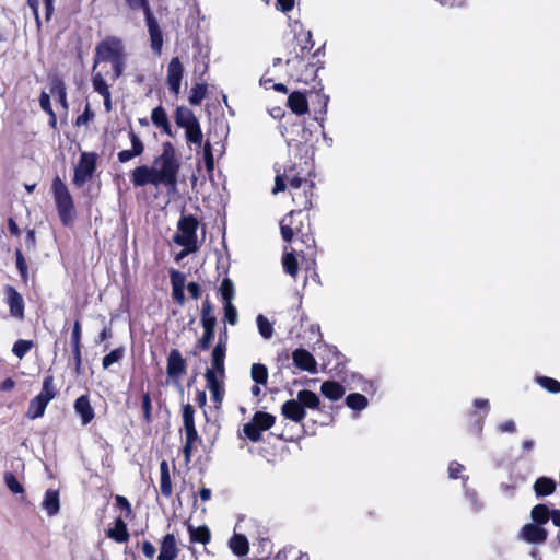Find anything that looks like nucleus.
<instances>
[{
  "mask_svg": "<svg viewBox=\"0 0 560 560\" xmlns=\"http://www.w3.org/2000/svg\"><path fill=\"white\" fill-rule=\"evenodd\" d=\"M194 415H195V410L191 405L187 404L183 407L184 427L195 425Z\"/></svg>",
  "mask_w": 560,
  "mask_h": 560,
  "instance_id": "obj_55",
  "label": "nucleus"
},
{
  "mask_svg": "<svg viewBox=\"0 0 560 560\" xmlns=\"http://www.w3.org/2000/svg\"><path fill=\"white\" fill-rule=\"evenodd\" d=\"M184 74V68L178 57L171 59L167 66V86L172 94L177 96L180 92V82Z\"/></svg>",
  "mask_w": 560,
  "mask_h": 560,
  "instance_id": "obj_7",
  "label": "nucleus"
},
{
  "mask_svg": "<svg viewBox=\"0 0 560 560\" xmlns=\"http://www.w3.org/2000/svg\"><path fill=\"white\" fill-rule=\"evenodd\" d=\"M230 548L236 556L248 553V541L244 535L235 534L230 540Z\"/></svg>",
  "mask_w": 560,
  "mask_h": 560,
  "instance_id": "obj_33",
  "label": "nucleus"
},
{
  "mask_svg": "<svg viewBox=\"0 0 560 560\" xmlns=\"http://www.w3.org/2000/svg\"><path fill=\"white\" fill-rule=\"evenodd\" d=\"M16 268L19 269L21 277L24 281L27 280V265L25 258L20 249H16Z\"/></svg>",
  "mask_w": 560,
  "mask_h": 560,
  "instance_id": "obj_54",
  "label": "nucleus"
},
{
  "mask_svg": "<svg viewBox=\"0 0 560 560\" xmlns=\"http://www.w3.org/2000/svg\"><path fill=\"white\" fill-rule=\"evenodd\" d=\"M80 339H81V325H80V322L77 320L73 325V329H72V334H71L72 348L80 347Z\"/></svg>",
  "mask_w": 560,
  "mask_h": 560,
  "instance_id": "obj_57",
  "label": "nucleus"
},
{
  "mask_svg": "<svg viewBox=\"0 0 560 560\" xmlns=\"http://www.w3.org/2000/svg\"><path fill=\"white\" fill-rule=\"evenodd\" d=\"M156 172L153 166L149 167L147 165L138 166L132 172V183L135 186L143 187L148 184H152L154 186H159L156 179Z\"/></svg>",
  "mask_w": 560,
  "mask_h": 560,
  "instance_id": "obj_10",
  "label": "nucleus"
},
{
  "mask_svg": "<svg viewBox=\"0 0 560 560\" xmlns=\"http://www.w3.org/2000/svg\"><path fill=\"white\" fill-rule=\"evenodd\" d=\"M160 491L165 498H170L173 492L170 468L166 460L160 464Z\"/></svg>",
  "mask_w": 560,
  "mask_h": 560,
  "instance_id": "obj_21",
  "label": "nucleus"
},
{
  "mask_svg": "<svg viewBox=\"0 0 560 560\" xmlns=\"http://www.w3.org/2000/svg\"><path fill=\"white\" fill-rule=\"evenodd\" d=\"M167 375L170 377H176L186 372V364L177 349H173L167 358Z\"/></svg>",
  "mask_w": 560,
  "mask_h": 560,
  "instance_id": "obj_15",
  "label": "nucleus"
},
{
  "mask_svg": "<svg viewBox=\"0 0 560 560\" xmlns=\"http://www.w3.org/2000/svg\"><path fill=\"white\" fill-rule=\"evenodd\" d=\"M220 292L224 303L232 302L235 295L233 281L230 278H224L220 285Z\"/></svg>",
  "mask_w": 560,
  "mask_h": 560,
  "instance_id": "obj_42",
  "label": "nucleus"
},
{
  "mask_svg": "<svg viewBox=\"0 0 560 560\" xmlns=\"http://www.w3.org/2000/svg\"><path fill=\"white\" fill-rule=\"evenodd\" d=\"M298 401L303 408L316 409L320 404L319 397L312 390L303 389L298 393Z\"/></svg>",
  "mask_w": 560,
  "mask_h": 560,
  "instance_id": "obj_28",
  "label": "nucleus"
},
{
  "mask_svg": "<svg viewBox=\"0 0 560 560\" xmlns=\"http://www.w3.org/2000/svg\"><path fill=\"white\" fill-rule=\"evenodd\" d=\"M226 352V342L222 340V335L219 336L218 343L214 346L211 354V362L213 371L221 375L224 374V359Z\"/></svg>",
  "mask_w": 560,
  "mask_h": 560,
  "instance_id": "obj_16",
  "label": "nucleus"
},
{
  "mask_svg": "<svg viewBox=\"0 0 560 560\" xmlns=\"http://www.w3.org/2000/svg\"><path fill=\"white\" fill-rule=\"evenodd\" d=\"M275 417L268 412L257 411L253 420L261 431L270 429L275 424Z\"/></svg>",
  "mask_w": 560,
  "mask_h": 560,
  "instance_id": "obj_37",
  "label": "nucleus"
},
{
  "mask_svg": "<svg viewBox=\"0 0 560 560\" xmlns=\"http://www.w3.org/2000/svg\"><path fill=\"white\" fill-rule=\"evenodd\" d=\"M47 405V399L35 396L30 402L28 410L26 413L27 417L30 419L40 418L44 415Z\"/></svg>",
  "mask_w": 560,
  "mask_h": 560,
  "instance_id": "obj_29",
  "label": "nucleus"
},
{
  "mask_svg": "<svg viewBox=\"0 0 560 560\" xmlns=\"http://www.w3.org/2000/svg\"><path fill=\"white\" fill-rule=\"evenodd\" d=\"M177 557L176 539L173 534H167L161 544L158 560H174Z\"/></svg>",
  "mask_w": 560,
  "mask_h": 560,
  "instance_id": "obj_20",
  "label": "nucleus"
},
{
  "mask_svg": "<svg viewBox=\"0 0 560 560\" xmlns=\"http://www.w3.org/2000/svg\"><path fill=\"white\" fill-rule=\"evenodd\" d=\"M151 119L156 127L161 128L168 136H172L171 125L166 112L162 106H158L152 110Z\"/></svg>",
  "mask_w": 560,
  "mask_h": 560,
  "instance_id": "obj_24",
  "label": "nucleus"
},
{
  "mask_svg": "<svg viewBox=\"0 0 560 560\" xmlns=\"http://www.w3.org/2000/svg\"><path fill=\"white\" fill-rule=\"evenodd\" d=\"M197 121H198L197 117L195 116L192 110H190L188 107H185V106L177 107V109L175 112V122L177 124V126H179L182 128H186Z\"/></svg>",
  "mask_w": 560,
  "mask_h": 560,
  "instance_id": "obj_25",
  "label": "nucleus"
},
{
  "mask_svg": "<svg viewBox=\"0 0 560 560\" xmlns=\"http://www.w3.org/2000/svg\"><path fill=\"white\" fill-rule=\"evenodd\" d=\"M57 390L54 386V376L47 375L44 378L43 382V388L42 392L37 395L38 397H42L44 399H47V402L52 400L56 397Z\"/></svg>",
  "mask_w": 560,
  "mask_h": 560,
  "instance_id": "obj_39",
  "label": "nucleus"
},
{
  "mask_svg": "<svg viewBox=\"0 0 560 560\" xmlns=\"http://www.w3.org/2000/svg\"><path fill=\"white\" fill-rule=\"evenodd\" d=\"M153 168L156 172L155 177L159 185H164L171 190L176 189L180 162L172 143L165 142L163 144V152L154 160Z\"/></svg>",
  "mask_w": 560,
  "mask_h": 560,
  "instance_id": "obj_1",
  "label": "nucleus"
},
{
  "mask_svg": "<svg viewBox=\"0 0 560 560\" xmlns=\"http://www.w3.org/2000/svg\"><path fill=\"white\" fill-rule=\"evenodd\" d=\"M281 413L293 422H301L306 417V411L298 399L287 400L281 406Z\"/></svg>",
  "mask_w": 560,
  "mask_h": 560,
  "instance_id": "obj_11",
  "label": "nucleus"
},
{
  "mask_svg": "<svg viewBox=\"0 0 560 560\" xmlns=\"http://www.w3.org/2000/svg\"><path fill=\"white\" fill-rule=\"evenodd\" d=\"M320 392L326 398L330 400H338L343 396L345 388L335 381H326L322 384Z\"/></svg>",
  "mask_w": 560,
  "mask_h": 560,
  "instance_id": "obj_22",
  "label": "nucleus"
},
{
  "mask_svg": "<svg viewBox=\"0 0 560 560\" xmlns=\"http://www.w3.org/2000/svg\"><path fill=\"white\" fill-rule=\"evenodd\" d=\"M92 85L95 92L100 95H105L110 93L109 88L101 73H94L92 75Z\"/></svg>",
  "mask_w": 560,
  "mask_h": 560,
  "instance_id": "obj_48",
  "label": "nucleus"
},
{
  "mask_svg": "<svg viewBox=\"0 0 560 560\" xmlns=\"http://www.w3.org/2000/svg\"><path fill=\"white\" fill-rule=\"evenodd\" d=\"M34 343L32 340L19 339L15 341L12 348V352L19 359H23L25 354L33 348Z\"/></svg>",
  "mask_w": 560,
  "mask_h": 560,
  "instance_id": "obj_44",
  "label": "nucleus"
},
{
  "mask_svg": "<svg viewBox=\"0 0 560 560\" xmlns=\"http://www.w3.org/2000/svg\"><path fill=\"white\" fill-rule=\"evenodd\" d=\"M464 470V466L458 462H452L448 466V476L450 478L456 479L458 478V474Z\"/></svg>",
  "mask_w": 560,
  "mask_h": 560,
  "instance_id": "obj_62",
  "label": "nucleus"
},
{
  "mask_svg": "<svg viewBox=\"0 0 560 560\" xmlns=\"http://www.w3.org/2000/svg\"><path fill=\"white\" fill-rule=\"evenodd\" d=\"M207 89L206 83H196L190 90L189 103L194 106L199 105L206 97Z\"/></svg>",
  "mask_w": 560,
  "mask_h": 560,
  "instance_id": "obj_38",
  "label": "nucleus"
},
{
  "mask_svg": "<svg viewBox=\"0 0 560 560\" xmlns=\"http://www.w3.org/2000/svg\"><path fill=\"white\" fill-rule=\"evenodd\" d=\"M185 129V138L188 144H194L200 148L202 145L203 135L199 120Z\"/></svg>",
  "mask_w": 560,
  "mask_h": 560,
  "instance_id": "obj_26",
  "label": "nucleus"
},
{
  "mask_svg": "<svg viewBox=\"0 0 560 560\" xmlns=\"http://www.w3.org/2000/svg\"><path fill=\"white\" fill-rule=\"evenodd\" d=\"M287 105L294 114L299 116L308 112L306 95L300 91H294L289 95Z\"/></svg>",
  "mask_w": 560,
  "mask_h": 560,
  "instance_id": "obj_17",
  "label": "nucleus"
},
{
  "mask_svg": "<svg viewBox=\"0 0 560 560\" xmlns=\"http://www.w3.org/2000/svg\"><path fill=\"white\" fill-rule=\"evenodd\" d=\"M293 211L290 212L287 217H284L280 222L281 236L285 242H291L293 238V230L289 224L285 223L288 217H291Z\"/></svg>",
  "mask_w": 560,
  "mask_h": 560,
  "instance_id": "obj_53",
  "label": "nucleus"
},
{
  "mask_svg": "<svg viewBox=\"0 0 560 560\" xmlns=\"http://www.w3.org/2000/svg\"><path fill=\"white\" fill-rule=\"evenodd\" d=\"M145 15V22L148 26V32L150 35V42H151V49L155 55H161L162 47H163V34L159 26L158 21L151 13V10L149 8V4H145L142 7Z\"/></svg>",
  "mask_w": 560,
  "mask_h": 560,
  "instance_id": "obj_6",
  "label": "nucleus"
},
{
  "mask_svg": "<svg viewBox=\"0 0 560 560\" xmlns=\"http://www.w3.org/2000/svg\"><path fill=\"white\" fill-rule=\"evenodd\" d=\"M188 532H189L190 540L192 542H201V544L206 545L210 541L211 534L207 526L194 527V526L189 525Z\"/></svg>",
  "mask_w": 560,
  "mask_h": 560,
  "instance_id": "obj_30",
  "label": "nucleus"
},
{
  "mask_svg": "<svg viewBox=\"0 0 560 560\" xmlns=\"http://www.w3.org/2000/svg\"><path fill=\"white\" fill-rule=\"evenodd\" d=\"M108 536L117 542H126L128 540L129 534L127 530V525L121 518L116 520L115 527L109 529Z\"/></svg>",
  "mask_w": 560,
  "mask_h": 560,
  "instance_id": "obj_31",
  "label": "nucleus"
},
{
  "mask_svg": "<svg viewBox=\"0 0 560 560\" xmlns=\"http://www.w3.org/2000/svg\"><path fill=\"white\" fill-rule=\"evenodd\" d=\"M97 155L92 152H83L80 155L79 163L74 167L73 184L82 187L90 180L96 170Z\"/></svg>",
  "mask_w": 560,
  "mask_h": 560,
  "instance_id": "obj_4",
  "label": "nucleus"
},
{
  "mask_svg": "<svg viewBox=\"0 0 560 560\" xmlns=\"http://www.w3.org/2000/svg\"><path fill=\"white\" fill-rule=\"evenodd\" d=\"M51 189L61 222L65 225H70L74 220L75 210L68 187L59 177H56L52 180Z\"/></svg>",
  "mask_w": 560,
  "mask_h": 560,
  "instance_id": "obj_2",
  "label": "nucleus"
},
{
  "mask_svg": "<svg viewBox=\"0 0 560 560\" xmlns=\"http://www.w3.org/2000/svg\"><path fill=\"white\" fill-rule=\"evenodd\" d=\"M113 65V77L112 79L115 81L117 80L124 72L125 69V62L124 58H120L116 61L110 62Z\"/></svg>",
  "mask_w": 560,
  "mask_h": 560,
  "instance_id": "obj_58",
  "label": "nucleus"
},
{
  "mask_svg": "<svg viewBox=\"0 0 560 560\" xmlns=\"http://www.w3.org/2000/svg\"><path fill=\"white\" fill-rule=\"evenodd\" d=\"M200 322L201 323H209V322L217 323V317L214 315V308L208 298L202 303Z\"/></svg>",
  "mask_w": 560,
  "mask_h": 560,
  "instance_id": "obj_45",
  "label": "nucleus"
},
{
  "mask_svg": "<svg viewBox=\"0 0 560 560\" xmlns=\"http://www.w3.org/2000/svg\"><path fill=\"white\" fill-rule=\"evenodd\" d=\"M42 506L48 516L52 517L57 515L60 511L59 492L54 489L46 490Z\"/></svg>",
  "mask_w": 560,
  "mask_h": 560,
  "instance_id": "obj_19",
  "label": "nucleus"
},
{
  "mask_svg": "<svg viewBox=\"0 0 560 560\" xmlns=\"http://www.w3.org/2000/svg\"><path fill=\"white\" fill-rule=\"evenodd\" d=\"M142 410H143V418L145 422L151 421V398L149 393L144 394L142 397Z\"/></svg>",
  "mask_w": 560,
  "mask_h": 560,
  "instance_id": "obj_56",
  "label": "nucleus"
},
{
  "mask_svg": "<svg viewBox=\"0 0 560 560\" xmlns=\"http://www.w3.org/2000/svg\"><path fill=\"white\" fill-rule=\"evenodd\" d=\"M25 246L28 250H34L36 247L35 231L28 230L25 237Z\"/></svg>",
  "mask_w": 560,
  "mask_h": 560,
  "instance_id": "obj_63",
  "label": "nucleus"
},
{
  "mask_svg": "<svg viewBox=\"0 0 560 560\" xmlns=\"http://www.w3.org/2000/svg\"><path fill=\"white\" fill-rule=\"evenodd\" d=\"M186 443H195L198 439V433L195 425L184 427Z\"/></svg>",
  "mask_w": 560,
  "mask_h": 560,
  "instance_id": "obj_61",
  "label": "nucleus"
},
{
  "mask_svg": "<svg viewBox=\"0 0 560 560\" xmlns=\"http://www.w3.org/2000/svg\"><path fill=\"white\" fill-rule=\"evenodd\" d=\"M202 153L207 172L212 173L214 170V159L212 153V144L209 140L205 142Z\"/></svg>",
  "mask_w": 560,
  "mask_h": 560,
  "instance_id": "obj_49",
  "label": "nucleus"
},
{
  "mask_svg": "<svg viewBox=\"0 0 560 560\" xmlns=\"http://www.w3.org/2000/svg\"><path fill=\"white\" fill-rule=\"evenodd\" d=\"M125 353V349L122 347L116 348L112 350L108 354L103 358L102 365L104 369H108L114 363L118 362Z\"/></svg>",
  "mask_w": 560,
  "mask_h": 560,
  "instance_id": "obj_46",
  "label": "nucleus"
},
{
  "mask_svg": "<svg viewBox=\"0 0 560 560\" xmlns=\"http://www.w3.org/2000/svg\"><path fill=\"white\" fill-rule=\"evenodd\" d=\"M499 430L502 433H513L516 431V424L513 420H509L499 424Z\"/></svg>",
  "mask_w": 560,
  "mask_h": 560,
  "instance_id": "obj_64",
  "label": "nucleus"
},
{
  "mask_svg": "<svg viewBox=\"0 0 560 560\" xmlns=\"http://www.w3.org/2000/svg\"><path fill=\"white\" fill-rule=\"evenodd\" d=\"M243 432L253 442H258L261 439V430L254 421L244 424Z\"/></svg>",
  "mask_w": 560,
  "mask_h": 560,
  "instance_id": "obj_47",
  "label": "nucleus"
},
{
  "mask_svg": "<svg viewBox=\"0 0 560 560\" xmlns=\"http://www.w3.org/2000/svg\"><path fill=\"white\" fill-rule=\"evenodd\" d=\"M346 404L349 408L360 411L366 408L369 401L364 395L354 393L347 396Z\"/></svg>",
  "mask_w": 560,
  "mask_h": 560,
  "instance_id": "obj_36",
  "label": "nucleus"
},
{
  "mask_svg": "<svg viewBox=\"0 0 560 560\" xmlns=\"http://www.w3.org/2000/svg\"><path fill=\"white\" fill-rule=\"evenodd\" d=\"M129 138L131 141V150H122L118 153L117 158L120 163H126L131 159L141 155L144 151L143 142L133 130L129 131Z\"/></svg>",
  "mask_w": 560,
  "mask_h": 560,
  "instance_id": "obj_13",
  "label": "nucleus"
},
{
  "mask_svg": "<svg viewBox=\"0 0 560 560\" xmlns=\"http://www.w3.org/2000/svg\"><path fill=\"white\" fill-rule=\"evenodd\" d=\"M536 382L542 387L545 388L546 390H548L549 393H552V394H558L560 393V382L555 380V378H551V377H548V376H538L536 378Z\"/></svg>",
  "mask_w": 560,
  "mask_h": 560,
  "instance_id": "obj_43",
  "label": "nucleus"
},
{
  "mask_svg": "<svg viewBox=\"0 0 560 560\" xmlns=\"http://www.w3.org/2000/svg\"><path fill=\"white\" fill-rule=\"evenodd\" d=\"M201 325L203 327V335L198 340L196 347L202 351H206L210 348V346L214 339L217 323L209 322V323H201Z\"/></svg>",
  "mask_w": 560,
  "mask_h": 560,
  "instance_id": "obj_23",
  "label": "nucleus"
},
{
  "mask_svg": "<svg viewBox=\"0 0 560 560\" xmlns=\"http://www.w3.org/2000/svg\"><path fill=\"white\" fill-rule=\"evenodd\" d=\"M50 92L52 95L58 96L61 105L67 108V93L63 81L60 78H54L50 84Z\"/></svg>",
  "mask_w": 560,
  "mask_h": 560,
  "instance_id": "obj_35",
  "label": "nucleus"
},
{
  "mask_svg": "<svg viewBox=\"0 0 560 560\" xmlns=\"http://www.w3.org/2000/svg\"><path fill=\"white\" fill-rule=\"evenodd\" d=\"M250 377L258 385H266L268 381V369L265 364L253 363L250 368Z\"/></svg>",
  "mask_w": 560,
  "mask_h": 560,
  "instance_id": "obj_34",
  "label": "nucleus"
},
{
  "mask_svg": "<svg viewBox=\"0 0 560 560\" xmlns=\"http://www.w3.org/2000/svg\"><path fill=\"white\" fill-rule=\"evenodd\" d=\"M172 289H184L186 277L178 270H171L170 272Z\"/></svg>",
  "mask_w": 560,
  "mask_h": 560,
  "instance_id": "obj_52",
  "label": "nucleus"
},
{
  "mask_svg": "<svg viewBox=\"0 0 560 560\" xmlns=\"http://www.w3.org/2000/svg\"><path fill=\"white\" fill-rule=\"evenodd\" d=\"M39 105L44 112H46L49 115H52V108L50 105V97L46 92H42L39 96Z\"/></svg>",
  "mask_w": 560,
  "mask_h": 560,
  "instance_id": "obj_59",
  "label": "nucleus"
},
{
  "mask_svg": "<svg viewBox=\"0 0 560 560\" xmlns=\"http://www.w3.org/2000/svg\"><path fill=\"white\" fill-rule=\"evenodd\" d=\"M205 377L207 381V387L212 395V399L220 404L222 401L224 390L217 373L212 369H207Z\"/></svg>",
  "mask_w": 560,
  "mask_h": 560,
  "instance_id": "obj_18",
  "label": "nucleus"
},
{
  "mask_svg": "<svg viewBox=\"0 0 560 560\" xmlns=\"http://www.w3.org/2000/svg\"><path fill=\"white\" fill-rule=\"evenodd\" d=\"M224 319L232 326L238 320L237 310L232 302L224 303Z\"/></svg>",
  "mask_w": 560,
  "mask_h": 560,
  "instance_id": "obj_51",
  "label": "nucleus"
},
{
  "mask_svg": "<svg viewBox=\"0 0 560 560\" xmlns=\"http://www.w3.org/2000/svg\"><path fill=\"white\" fill-rule=\"evenodd\" d=\"M74 410L80 416L83 425L89 424L95 417L88 395H82L75 399Z\"/></svg>",
  "mask_w": 560,
  "mask_h": 560,
  "instance_id": "obj_14",
  "label": "nucleus"
},
{
  "mask_svg": "<svg viewBox=\"0 0 560 560\" xmlns=\"http://www.w3.org/2000/svg\"><path fill=\"white\" fill-rule=\"evenodd\" d=\"M256 322L261 337L265 339H270L273 335L272 324L261 314L257 316Z\"/></svg>",
  "mask_w": 560,
  "mask_h": 560,
  "instance_id": "obj_41",
  "label": "nucleus"
},
{
  "mask_svg": "<svg viewBox=\"0 0 560 560\" xmlns=\"http://www.w3.org/2000/svg\"><path fill=\"white\" fill-rule=\"evenodd\" d=\"M120 58H124V46L118 38H108L101 42L95 49V63L100 61L113 62Z\"/></svg>",
  "mask_w": 560,
  "mask_h": 560,
  "instance_id": "obj_5",
  "label": "nucleus"
},
{
  "mask_svg": "<svg viewBox=\"0 0 560 560\" xmlns=\"http://www.w3.org/2000/svg\"><path fill=\"white\" fill-rule=\"evenodd\" d=\"M4 482L13 493H22L24 491L22 485L12 472L7 471L4 474Z\"/></svg>",
  "mask_w": 560,
  "mask_h": 560,
  "instance_id": "obj_50",
  "label": "nucleus"
},
{
  "mask_svg": "<svg viewBox=\"0 0 560 560\" xmlns=\"http://www.w3.org/2000/svg\"><path fill=\"white\" fill-rule=\"evenodd\" d=\"M282 265H283V269L284 271L292 276V277H295L296 273H298V270H299V266H298V260L295 258V256L292 254V253H285L282 257Z\"/></svg>",
  "mask_w": 560,
  "mask_h": 560,
  "instance_id": "obj_40",
  "label": "nucleus"
},
{
  "mask_svg": "<svg viewBox=\"0 0 560 560\" xmlns=\"http://www.w3.org/2000/svg\"><path fill=\"white\" fill-rule=\"evenodd\" d=\"M548 532L541 526L534 523L525 524L518 534V538L528 544H544L547 540Z\"/></svg>",
  "mask_w": 560,
  "mask_h": 560,
  "instance_id": "obj_8",
  "label": "nucleus"
},
{
  "mask_svg": "<svg viewBox=\"0 0 560 560\" xmlns=\"http://www.w3.org/2000/svg\"><path fill=\"white\" fill-rule=\"evenodd\" d=\"M4 294L11 316L22 319L25 307L23 296L11 285L4 287Z\"/></svg>",
  "mask_w": 560,
  "mask_h": 560,
  "instance_id": "obj_9",
  "label": "nucleus"
},
{
  "mask_svg": "<svg viewBox=\"0 0 560 560\" xmlns=\"http://www.w3.org/2000/svg\"><path fill=\"white\" fill-rule=\"evenodd\" d=\"M292 359L299 369L316 373V360L307 350L302 348L294 350Z\"/></svg>",
  "mask_w": 560,
  "mask_h": 560,
  "instance_id": "obj_12",
  "label": "nucleus"
},
{
  "mask_svg": "<svg viewBox=\"0 0 560 560\" xmlns=\"http://www.w3.org/2000/svg\"><path fill=\"white\" fill-rule=\"evenodd\" d=\"M198 220L194 215H183L177 223L178 232L174 234L173 242L177 245H198Z\"/></svg>",
  "mask_w": 560,
  "mask_h": 560,
  "instance_id": "obj_3",
  "label": "nucleus"
},
{
  "mask_svg": "<svg viewBox=\"0 0 560 560\" xmlns=\"http://www.w3.org/2000/svg\"><path fill=\"white\" fill-rule=\"evenodd\" d=\"M534 490L538 497L549 495L556 490V482L551 478L540 477L535 481Z\"/></svg>",
  "mask_w": 560,
  "mask_h": 560,
  "instance_id": "obj_27",
  "label": "nucleus"
},
{
  "mask_svg": "<svg viewBox=\"0 0 560 560\" xmlns=\"http://www.w3.org/2000/svg\"><path fill=\"white\" fill-rule=\"evenodd\" d=\"M551 511L545 504H537L532 509L530 517L534 524L544 525L548 522Z\"/></svg>",
  "mask_w": 560,
  "mask_h": 560,
  "instance_id": "obj_32",
  "label": "nucleus"
},
{
  "mask_svg": "<svg viewBox=\"0 0 560 560\" xmlns=\"http://www.w3.org/2000/svg\"><path fill=\"white\" fill-rule=\"evenodd\" d=\"M184 248L176 255L175 260L178 262L191 253L198 250V245H182Z\"/></svg>",
  "mask_w": 560,
  "mask_h": 560,
  "instance_id": "obj_60",
  "label": "nucleus"
}]
</instances>
